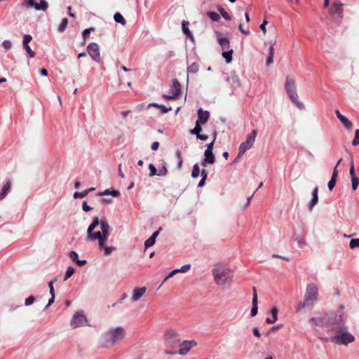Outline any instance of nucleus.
<instances>
[{
  "instance_id": "f257e3e1",
  "label": "nucleus",
  "mask_w": 359,
  "mask_h": 359,
  "mask_svg": "<svg viewBox=\"0 0 359 359\" xmlns=\"http://www.w3.org/2000/svg\"><path fill=\"white\" fill-rule=\"evenodd\" d=\"M345 318L342 310L322 316H313L309 319L312 327L323 329L319 333V339L325 342L347 346L355 341V337L348 332L345 325Z\"/></svg>"
},
{
  "instance_id": "603ef678",
  "label": "nucleus",
  "mask_w": 359,
  "mask_h": 359,
  "mask_svg": "<svg viewBox=\"0 0 359 359\" xmlns=\"http://www.w3.org/2000/svg\"><path fill=\"white\" fill-rule=\"evenodd\" d=\"M32 37L29 34H25L23 39V46L29 45V43L32 41Z\"/></svg>"
},
{
  "instance_id": "4c0bfd02",
  "label": "nucleus",
  "mask_w": 359,
  "mask_h": 359,
  "mask_svg": "<svg viewBox=\"0 0 359 359\" xmlns=\"http://www.w3.org/2000/svg\"><path fill=\"white\" fill-rule=\"evenodd\" d=\"M75 272V270L73 267L69 266L67 269L65 276V280L69 278Z\"/></svg>"
},
{
  "instance_id": "de8ad7c7",
  "label": "nucleus",
  "mask_w": 359,
  "mask_h": 359,
  "mask_svg": "<svg viewBox=\"0 0 359 359\" xmlns=\"http://www.w3.org/2000/svg\"><path fill=\"white\" fill-rule=\"evenodd\" d=\"M25 49L26 50L27 54L29 55V57H34L35 55L34 52L31 49L29 45L24 46Z\"/></svg>"
},
{
  "instance_id": "a878e982",
  "label": "nucleus",
  "mask_w": 359,
  "mask_h": 359,
  "mask_svg": "<svg viewBox=\"0 0 359 359\" xmlns=\"http://www.w3.org/2000/svg\"><path fill=\"white\" fill-rule=\"evenodd\" d=\"M34 7L37 11H46L48 7V4L46 0H40L39 4L35 2Z\"/></svg>"
},
{
  "instance_id": "393cba45",
  "label": "nucleus",
  "mask_w": 359,
  "mask_h": 359,
  "mask_svg": "<svg viewBox=\"0 0 359 359\" xmlns=\"http://www.w3.org/2000/svg\"><path fill=\"white\" fill-rule=\"evenodd\" d=\"M11 184L10 181L6 182L2 188L1 191L0 192V200H2L6 197L11 189Z\"/></svg>"
},
{
  "instance_id": "c03bdc74",
  "label": "nucleus",
  "mask_w": 359,
  "mask_h": 359,
  "mask_svg": "<svg viewBox=\"0 0 359 359\" xmlns=\"http://www.w3.org/2000/svg\"><path fill=\"white\" fill-rule=\"evenodd\" d=\"M191 268L190 264H185L183 265L180 269H177L179 273H186Z\"/></svg>"
},
{
  "instance_id": "f03ea898",
  "label": "nucleus",
  "mask_w": 359,
  "mask_h": 359,
  "mask_svg": "<svg viewBox=\"0 0 359 359\" xmlns=\"http://www.w3.org/2000/svg\"><path fill=\"white\" fill-rule=\"evenodd\" d=\"M110 226L106 220H100L98 217L93 218V222L87 229V240L98 241L99 249L102 250L108 239Z\"/></svg>"
},
{
  "instance_id": "09e8293b",
  "label": "nucleus",
  "mask_w": 359,
  "mask_h": 359,
  "mask_svg": "<svg viewBox=\"0 0 359 359\" xmlns=\"http://www.w3.org/2000/svg\"><path fill=\"white\" fill-rule=\"evenodd\" d=\"M22 6H34V0H23L22 3Z\"/></svg>"
},
{
  "instance_id": "b1692460",
  "label": "nucleus",
  "mask_w": 359,
  "mask_h": 359,
  "mask_svg": "<svg viewBox=\"0 0 359 359\" xmlns=\"http://www.w3.org/2000/svg\"><path fill=\"white\" fill-rule=\"evenodd\" d=\"M278 309L276 307H273L271 309V313L273 316V318H267L266 319V323H268V324H273L274 323H276L278 320Z\"/></svg>"
},
{
  "instance_id": "5701e85b",
  "label": "nucleus",
  "mask_w": 359,
  "mask_h": 359,
  "mask_svg": "<svg viewBox=\"0 0 359 359\" xmlns=\"http://www.w3.org/2000/svg\"><path fill=\"white\" fill-rule=\"evenodd\" d=\"M69 258H70L72 261H74V262H76V264H77L79 266H81L85 265V264L87 263L86 260H79V259H78L79 255H78V253H77L76 251H71V252L69 253Z\"/></svg>"
},
{
  "instance_id": "ea45409f",
  "label": "nucleus",
  "mask_w": 359,
  "mask_h": 359,
  "mask_svg": "<svg viewBox=\"0 0 359 359\" xmlns=\"http://www.w3.org/2000/svg\"><path fill=\"white\" fill-rule=\"evenodd\" d=\"M156 240H154L151 236H150L145 242L144 247L145 248H148L154 245Z\"/></svg>"
},
{
  "instance_id": "864d4df0",
  "label": "nucleus",
  "mask_w": 359,
  "mask_h": 359,
  "mask_svg": "<svg viewBox=\"0 0 359 359\" xmlns=\"http://www.w3.org/2000/svg\"><path fill=\"white\" fill-rule=\"evenodd\" d=\"M95 29L94 27H90L83 31L82 35L84 39L90 34V33Z\"/></svg>"
},
{
  "instance_id": "c9c22d12",
  "label": "nucleus",
  "mask_w": 359,
  "mask_h": 359,
  "mask_svg": "<svg viewBox=\"0 0 359 359\" xmlns=\"http://www.w3.org/2000/svg\"><path fill=\"white\" fill-rule=\"evenodd\" d=\"M218 11L220 13L221 15L226 20H231V17L228 14V13L222 7H219Z\"/></svg>"
},
{
  "instance_id": "13d9d810",
  "label": "nucleus",
  "mask_w": 359,
  "mask_h": 359,
  "mask_svg": "<svg viewBox=\"0 0 359 359\" xmlns=\"http://www.w3.org/2000/svg\"><path fill=\"white\" fill-rule=\"evenodd\" d=\"M216 139V136H215L214 137V140L212 142H211L210 143L208 144H207V148L205 149V151H213V147H214V143H215V140Z\"/></svg>"
},
{
  "instance_id": "f8f14e48",
  "label": "nucleus",
  "mask_w": 359,
  "mask_h": 359,
  "mask_svg": "<svg viewBox=\"0 0 359 359\" xmlns=\"http://www.w3.org/2000/svg\"><path fill=\"white\" fill-rule=\"evenodd\" d=\"M343 6L339 0H334L330 9V13L336 18L342 19L344 16Z\"/></svg>"
},
{
  "instance_id": "3c124183",
  "label": "nucleus",
  "mask_w": 359,
  "mask_h": 359,
  "mask_svg": "<svg viewBox=\"0 0 359 359\" xmlns=\"http://www.w3.org/2000/svg\"><path fill=\"white\" fill-rule=\"evenodd\" d=\"M35 301V297L34 296H30L25 299V306L32 305Z\"/></svg>"
},
{
  "instance_id": "f3484780",
  "label": "nucleus",
  "mask_w": 359,
  "mask_h": 359,
  "mask_svg": "<svg viewBox=\"0 0 359 359\" xmlns=\"http://www.w3.org/2000/svg\"><path fill=\"white\" fill-rule=\"evenodd\" d=\"M147 288L145 287H135L133 290L132 300L135 302L140 300L145 294Z\"/></svg>"
},
{
  "instance_id": "2f4dec72",
  "label": "nucleus",
  "mask_w": 359,
  "mask_h": 359,
  "mask_svg": "<svg viewBox=\"0 0 359 359\" xmlns=\"http://www.w3.org/2000/svg\"><path fill=\"white\" fill-rule=\"evenodd\" d=\"M150 105L158 108L161 111V112L163 113V114H165V113L170 111L172 109L171 107L168 108V107H166L164 105L158 104H156V103L151 104Z\"/></svg>"
},
{
  "instance_id": "a211bd4d",
  "label": "nucleus",
  "mask_w": 359,
  "mask_h": 359,
  "mask_svg": "<svg viewBox=\"0 0 359 359\" xmlns=\"http://www.w3.org/2000/svg\"><path fill=\"white\" fill-rule=\"evenodd\" d=\"M210 117V113L208 111H204L201 108L198 110V119L196 120V123H198L201 125L205 124Z\"/></svg>"
},
{
  "instance_id": "c85d7f7f",
  "label": "nucleus",
  "mask_w": 359,
  "mask_h": 359,
  "mask_svg": "<svg viewBox=\"0 0 359 359\" xmlns=\"http://www.w3.org/2000/svg\"><path fill=\"white\" fill-rule=\"evenodd\" d=\"M233 53V50H229L226 51H223L222 57L225 59L226 63H229L232 60V54Z\"/></svg>"
},
{
  "instance_id": "6e6d98bb",
  "label": "nucleus",
  "mask_w": 359,
  "mask_h": 359,
  "mask_svg": "<svg viewBox=\"0 0 359 359\" xmlns=\"http://www.w3.org/2000/svg\"><path fill=\"white\" fill-rule=\"evenodd\" d=\"M168 173V170L165 167V165H164L162 168H161L159 170H158V176H165Z\"/></svg>"
},
{
  "instance_id": "49530a36",
  "label": "nucleus",
  "mask_w": 359,
  "mask_h": 359,
  "mask_svg": "<svg viewBox=\"0 0 359 359\" xmlns=\"http://www.w3.org/2000/svg\"><path fill=\"white\" fill-rule=\"evenodd\" d=\"M102 250H104V255L107 256V255H109L112 252V251L115 250L116 248H114V247H105V245H104V248H102Z\"/></svg>"
},
{
  "instance_id": "bf43d9fd",
  "label": "nucleus",
  "mask_w": 359,
  "mask_h": 359,
  "mask_svg": "<svg viewBox=\"0 0 359 359\" xmlns=\"http://www.w3.org/2000/svg\"><path fill=\"white\" fill-rule=\"evenodd\" d=\"M2 46L5 49L8 50L11 48V42L10 41L5 40L2 43Z\"/></svg>"
},
{
  "instance_id": "7c9ffc66",
  "label": "nucleus",
  "mask_w": 359,
  "mask_h": 359,
  "mask_svg": "<svg viewBox=\"0 0 359 359\" xmlns=\"http://www.w3.org/2000/svg\"><path fill=\"white\" fill-rule=\"evenodd\" d=\"M198 63L194 62L187 67V72L195 74L198 71Z\"/></svg>"
},
{
  "instance_id": "412c9836",
  "label": "nucleus",
  "mask_w": 359,
  "mask_h": 359,
  "mask_svg": "<svg viewBox=\"0 0 359 359\" xmlns=\"http://www.w3.org/2000/svg\"><path fill=\"white\" fill-rule=\"evenodd\" d=\"M285 87V90L287 92L296 90L295 80H294V76H287Z\"/></svg>"
},
{
  "instance_id": "bb28decb",
  "label": "nucleus",
  "mask_w": 359,
  "mask_h": 359,
  "mask_svg": "<svg viewBox=\"0 0 359 359\" xmlns=\"http://www.w3.org/2000/svg\"><path fill=\"white\" fill-rule=\"evenodd\" d=\"M189 22L184 20L182 23V27L183 32L189 37L193 38L192 34L188 27Z\"/></svg>"
},
{
  "instance_id": "a19ab883",
  "label": "nucleus",
  "mask_w": 359,
  "mask_h": 359,
  "mask_svg": "<svg viewBox=\"0 0 359 359\" xmlns=\"http://www.w3.org/2000/svg\"><path fill=\"white\" fill-rule=\"evenodd\" d=\"M149 169L150 170V172H149V176L150 177H154L155 175H158V172H157L156 168H155V166L152 163H150L149 165Z\"/></svg>"
},
{
  "instance_id": "39448f33",
  "label": "nucleus",
  "mask_w": 359,
  "mask_h": 359,
  "mask_svg": "<svg viewBox=\"0 0 359 359\" xmlns=\"http://www.w3.org/2000/svg\"><path fill=\"white\" fill-rule=\"evenodd\" d=\"M318 288L315 283H309L306 285L304 301L300 302L297 308V313L302 312L306 307H310L314 305L318 301Z\"/></svg>"
},
{
  "instance_id": "79ce46f5",
  "label": "nucleus",
  "mask_w": 359,
  "mask_h": 359,
  "mask_svg": "<svg viewBox=\"0 0 359 359\" xmlns=\"http://www.w3.org/2000/svg\"><path fill=\"white\" fill-rule=\"evenodd\" d=\"M88 194V191H85V190L81 192H75L74 194V198H83L86 197Z\"/></svg>"
},
{
  "instance_id": "052dcab7",
  "label": "nucleus",
  "mask_w": 359,
  "mask_h": 359,
  "mask_svg": "<svg viewBox=\"0 0 359 359\" xmlns=\"http://www.w3.org/2000/svg\"><path fill=\"white\" fill-rule=\"evenodd\" d=\"M340 162H341V159H339V160L338 161V162L337 163L336 165L334 166L332 176H334V175H335V176H336V177H337V175H338V170H337V168H338V166H339V165Z\"/></svg>"
},
{
  "instance_id": "4d7b16f0",
  "label": "nucleus",
  "mask_w": 359,
  "mask_h": 359,
  "mask_svg": "<svg viewBox=\"0 0 359 359\" xmlns=\"http://www.w3.org/2000/svg\"><path fill=\"white\" fill-rule=\"evenodd\" d=\"M296 241H297L299 246L301 248L306 244V241L304 237L297 238Z\"/></svg>"
},
{
  "instance_id": "c756f323",
  "label": "nucleus",
  "mask_w": 359,
  "mask_h": 359,
  "mask_svg": "<svg viewBox=\"0 0 359 359\" xmlns=\"http://www.w3.org/2000/svg\"><path fill=\"white\" fill-rule=\"evenodd\" d=\"M207 15L213 22H218L220 20L219 15L216 12L208 11Z\"/></svg>"
},
{
  "instance_id": "0eeeda50",
  "label": "nucleus",
  "mask_w": 359,
  "mask_h": 359,
  "mask_svg": "<svg viewBox=\"0 0 359 359\" xmlns=\"http://www.w3.org/2000/svg\"><path fill=\"white\" fill-rule=\"evenodd\" d=\"M164 341L167 347L176 348L180 342V334L173 330H169L164 334Z\"/></svg>"
},
{
  "instance_id": "9d476101",
  "label": "nucleus",
  "mask_w": 359,
  "mask_h": 359,
  "mask_svg": "<svg viewBox=\"0 0 359 359\" xmlns=\"http://www.w3.org/2000/svg\"><path fill=\"white\" fill-rule=\"evenodd\" d=\"M87 51L94 61L100 62V48L96 43H90L87 47Z\"/></svg>"
},
{
  "instance_id": "8fccbe9b",
  "label": "nucleus",
  "mask_w": 359,
  "mask_h": 359,
  "mask_svg": "<svg viewBox=\"0 0 359 359\" xmlns=\"http://www.w3.org/2000/svg\"><path fill=\"white\" fill-rule=\"evenodd\" d=\"M177 269L172 270L163 280L162 284H163L165 282H166L169 278H172L173 276H175L176 273H178Z\"/></svg>"
},
{
  "instance_id": "ddd939ff",
  "label": "nucleus",
  "mask_w": 359,
  "mask_h": 359,
  "mask_svg": "<svg viewBox=\"0 0 359 359\" xmlns=\"http://www.w3.org/2000/svg\"><path fill=\"white\" fill-rule=\"evenodd\" d=\"M217 36L218 43L220 45L223 51L231 50L230 41L228 38L222 36V34L220 32H217Z\"/></svg>"
},
{
  "instance_id": "6ab92c4d",
  "label": "nucleus",
  "mask_w": 359,
  "mask_h": 359,
  "mask_svg": "<svg viewBox=\"0 0 359 359\" xmlns=\"http://www.w3.org/2000/svg\"><path fill=\"white\" fill-rule=\"evenodd\" d=\"M287 95H289L291 101L296 104V106L300 109H303L304 108V105L302 102H301L300 101H299L298 100V95H297V90H290L289 92H287Z\"/></svg>"
},
{
  "instance_id": "aec40b11",
  "label": "nucleus",
  "mask_w": 359,
  "mask_h": 359,
  "mask_svg": "<svg viewBox=\"0 0 359 359\" xmlns=\"http://www.w3.org/2000/svg\"><path fill=\"white\" fill-rule=\"evenodd\" d=\"M258 301L257 294L255 287L253 288V298H252V307L251 309L250 314L252 316H255L258 311Z\"/></svg>"
},
{
  "instance_id": "473e14b6",
  "label": "nucleus",
  "mask_w": 359,
  "mask_h": 359,
  "mask_svg": "<svg viewBox=\"0 0 359 359\" xmlns=\"http://www.w3.org/2000/svg\"><path fill=\"white\" fill-rule=\"evenodd\" d=\"M201 124L196 122L195 128L191 131V133L193 135H196V137L200 135V133L202 131V128L201 126Z\"/></svg>"
},
{
  "instance_id": "1a4fd4ad",
  "label": "nucleus",
  "mask_w": 359,
  "mask_h": 359,
  "mask_svg": "<svg viewBox=\"0 0 359 359\" xmlns=\"http://www.w3.org/2000/svg\"><path fill=\"white\" fill-rule=\"evenodd\" d=\"M87 323V318L83 315L82 311H78L75 313L73 316V318L71 320L70 325L72 328L75 329L76 327L83 326Z\"/></svg>"
},
{
  "instance_id": "4468645a",
  "label": "nucleus",
  "mask_w": 359,
  "mask_h": 359,
  "mask_svg": "<svg viewBox=\"0 0 359 359\" xmlns=\"http://www.w3.org/2000/svg\"><path fill=\"white\" fill-rule=\"evenodd\" d=\"M226 80L230 83L233 88L236 89L241 86V81L235 72H231Z\"/></svg>"
},
{
  "instance_id": "20e7f679",
  "label": "nucleus",
  "mask_w": 359,
  "mask_h": 359,
  "mask_svg": "<svg viewBox=\"0 0 359 359\" xmlns=\"http://www.w3.org/2000/svg\"><path fill=\"white\" fill-rule=\"evenodd\" d=\"M215 283L219 286L230 285L233 282V273L227 265L217 266L212 270Z\"/></svg>"
},
{
  "instance_id": "0e129e2a",
  "label": "nucleus",
  "mask_w": 359,
  "mask_h": 359,
  "mask_svg": "<svg viewBox=\"0 0 359 359\" xmlns=\"http://www.w3.org/2000/svg\"><path fill=\"white\" fill-rule=\"evenodd\" d=\"M273 62V55H268V57H267V59H266V65L269 66V65H271Z\"/></svg>"
},
{
  "instance_id": "2eb2a0df",
  "label": "nucleus",
  "mask_w": 359,
  "mask_h": 359,
  "mask_svg": "<svg viewBox=\"0 0 359 359\" xmlns=\"http://www.w3.org/2000/svg\"><path fill=\"white\" fill-rule=\"evenodd\" d=\"M215 162V156L213 151H205L204 158L201 163L203 167H205L208 164H213Z\"/></svg>"
},
{
  "instance_id": "e433bc0d",
  "label": "nucleus",
  "mask_w": 359,
  "mask_h": 359,
  "mask_svg": "<svg viewBox=\"0 0 359 359\" xmlns=\"http://www.w3.org/2000/svg\"><path fill=\"white\" fill-rule=\"evenodd\" d=\"M337 177H336L335 175L332 176L330 180L329 181L327 186H328V189L330 191H332L333 189V188L334 187V186L336 184V182H337Z\"/></svg>"
},
{
  "instance_id": "cd10ccee",
  "label": "nucleus",
  "mask_w": 359,
  "mask_h": 359,
  "mask_svg": "<svg viewBox=\"0 0 359 359\" xmlns=\"http://www.w3.org/2000/svg\"><path fill=\"white\" fill-rule=\"evenodd\" d=\"M114 19L116 22L120 23L122 25H125L126 24V20L120 13H116L114 15Z\"/></svg>"
},
{
  "instance_id": "dca6fc26",
  "label": "nucleus",
  "mask_w": 359,
  "mask_h": 359,
  "mask_svg": "<svg viewBox=\"0 0 359 359\" xmlns=\"http://www.w3.org/2000/svg\"><path fill=\"white\" fill-rule=\"evenodd\" d=\"M311 195H312L311 200L308 203V209L310 212H311L313 210L314 206L318 202V187H316L313 189Z\"/></svg>"
},
{
  "instance_id": "774afa93",
  "label": "nucleus",
  "mask_w": 359,
  "mask_h": 359,
  "mask_svg": "<svg viewBox=\"0 0 359 359\" xmlns=\"http://www.w3.org/2000/svg\"><path fill=\"white\" fill-rule=\"evenodd\" d=\"M252 332L255 337H260L261 334L257 327H254L252 329Z\"/></svg>"
},
{
  "instance_id": "423d86ee",
  "label": "nucleus",
  "mask_w": 359,
  "mask_h": 359,
  "mask_svg": "<svg viewBox=\"0 0 359 359\" xmlns=\"http://www.w3.org/2000/svg\"><path fill=\"white\" fill-rule=\"evenodd\" d=\"M257 134V130H253L247 135L245 141L242 142L239 146L238 157L242 156L248 149H250L253 146Z\"/></svg>"
},
{
  "instance_id": "9b49d317",
  "label": "nucleus",
  "mask_w": 359,
  "mask_h": 359,
  "mask_svg": "<svg viewBox=\"0 0 359 359\" xmlns=\"http://www.w3.org/2000/svg\"><path fill=\"white\" fill-rule=\"evenodd\" d=\"M197 343L195 340H185L182 343L180 342V348L178 351V353L182 355H186L192 348L195 347Z\"/></svg>"
},
{
  "instance_id": "72a5a7b5",
  "label": "nucleus",
  "mask_w": 359,
  "mask_h": 359,
  "mask_svg": "<svg viewBox=\"0 0 359 359\" xmlns=\"http://www.w3.org/2000/svg\"><path fill=\"white\" fill-rule=\"evenodd\" d=\"M67 24H68V19L67 18H63L62 22H61V23H60V25L58 27V31L60 32H63L65 30V29H66V27L67 26Z\"/></svg>"
},
{
  "instance_id": "a18cd8bd",
  "label": "nucleus",
  "mask_w": 359,
  "mask_h": 359,
  "mask_svg": "<svg viewBox=\"0 0 359 359\" xmlns=\"http://www.w3.org/2000/svg\"><path fill=\"white\" fill-rule=\"evenodd\" d=\"M351 182H352V189L353 190H355L359 184V179L358 177H352Z\"/></svg>"
},
{
  "instance_id": "6e6552de",
  "label": "nucleus",
  "mask_w": 359,
  "mask_h": 359,
  "mask_svg": "<svg viewBox=\"0 0 359 359\" xmlns=\"http://www.w3.org/2000/svg\"><path fill=\"white\" fill-rule=\"evenodd\" d=\"M181 94V85L176 79H172V86L170 87L169 94L165 95L164 97L168 100H174L177 98Z\"/></svg>"
},
{
  "instance_id": "37998d69",
  "label": "nucleus",
  "mask_w": 359,
  "mask_h": 359,
  "mask_svg": "<svg viewBox=\"0 0 359 359\" xmlns=\"http://www.w3.org/2000/svg\"><path fill=\"white\" fill-rule=\"evenodd\" d=\"M352 144L354 146L359 144V129H357L355 131V137L352 142Z\"/></svg>"
},
{
  "instance_id": "338daca9",
  "label": "nucleus",
  "mask_w": 359,
  "mask_h": 359,
  "mask_svg": "<svg viewBox=\"0 0 359 359\" xmlns=\"http://www.w3.org/2000/svg\"><path fill=\"white\" fill-rule=\"evenodd\" d=\"M349 173H350V175L352 177H356L355 175V169H354V166H353V164L352 163L351 165V168H350V170H349Z\"/></svg>"
},
{
  "instance_id": "e2e57ef3",
  "label": "nucleus",
  "mask_w": 359,
  "mask_h": 359,
  "mask_svg": "<svg viewBox=\"0 0 359 359\" xmlns=\"http://www.w3.org/2000/svg\"><path fill=\"white\" fill-rule=\"evenodd\" d=\"M82 208L85 212H88L91 210V208L89 205H88L86 201L83 202Z\"/></svg>"
},
{
  "instance_id": "7ed1b4c3",
  "label": "nucleus",
  "mask_w": 359,
  "mask_h": 359,
  "mask_svg": "<svg viewBox=\"0 0 359 359\" xmlns=\"http://www.w3.org/2000/svg\"><path fill=\"white\" fill-rule=\"evenodd\" d=\"M126 336V332L122 326L112 327L103 333L100 338V346L109 348L120 343Z\"/></svg>"
},
{
  "instance_id": "680f3d73",
  "label": "nucleus",
  "mask_w": 359,
  "mask_h": 359,
  "mask_svg": "<svg viewBox=\"0 0 359 359\" xmlns=\"http://www.w3.org/2000/svg\"><path fill=\"white\" fill-rule=\"evenodd\" d=\"M268 24V22L266 20H264L262 24L260 25L259 28L263 32L264 34H266V25Z\"/></svg>"
},
{
  "instance_id": "69168bd1",
  "label": "nucleus",
  "mask_w": 359,
  "mask_h": 359,
  "mask_svg": "<svg viewBox=\"0 0 359 359\" xmlns=\"http://www.w3.org/2000/svg\"><path fill=\"white\" fill-rule=\"evenodd\" d=\"M238 29H239V30H240L243 34H245V35H248V34H250V32H249L248 30H245V29H243V25H242V24H240V25H238Z\"/></svg>"
},
{
  "instance_id": "4be33fe9",
  "label": "nucleus",
  "mask_w": 359,
  "mask_h": 359,
  "mask_svg": "<svg viewBox=\"0 0 359 359\" xmlns=\"http://www.w3.org/2000/svg\"><path fill=\"white\" fill-rule=\"evenodd\" d=\"M335 114L345 128H346L347 129H350L352 127L351 122H350L345 116L341 115L339 110H336Z\"/></svg>"
},
{
  "instance_id": "5fc2aeb1",
  "label": "nucleus",
  "mask_w": 359,
  "mask_h": 359,
  "mask_svg": "<svg viewBox=\"0 0 359 359\" xmlns=\"http://www.w3.org/2000/svg\"><path fill=\"white\" fill-rule=\"evenodd\" d=\"M276 43L275 41H270L269 42V44H270V46H269V55H274V48H273V46L274 44Z\"/></svg>"
},
{
  "instance_id": "f704fd0d",
  "label": "nucleus",
  "mask_w": 359,
  "mask_h": 359,
  "mask_svg": "<svg viewBox=\"0 0 359 359\" xmlns=\"http://www.w3.org/2000/svg\"><path fill=\"white\" fill-rule=\"evenodd\" d=\"M200 174V168L198 164H195L193 166V170L191 172V177L193 178H196L199 176Z\"/></svg>"
},
{
  "instance_id": "58836bf2",
  "label": "nucleus",
  "mask_w": 359,
  "mask_h": 359,
  "mask_svg": "<svg viewBox=\"0 0 359 359\" xmlns=\"http://www.w3.org/2000/svg\"><path fill=\"white\" fill-rule=\"evenodd\" d=\"M349 247L351 249L359 248V238L351 239L349 243Z\"/></svg>"
}]
</instances>
